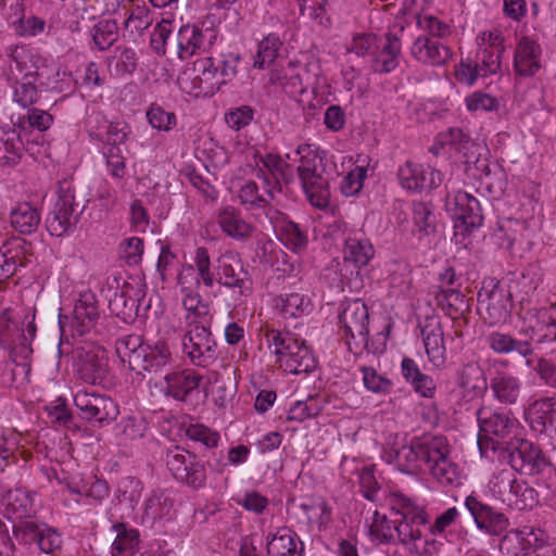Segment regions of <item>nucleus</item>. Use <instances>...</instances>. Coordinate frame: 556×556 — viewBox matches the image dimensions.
<instances>
[{"label":"nucleus","mask_w":556,"mask_h":556,"mask_svg":"<svg viewBox=\"0 0 556 556\" xmlns=\"http://www.w3.org/2000/svg\"><path fill=\"white\" fill-rule=\"evenodd\" d=\"M26 263L25 242H15L0 250V283L13 277Z\"/></svg>","instance_id":"30"},{"label":"nucleus","mask_w":556,"mask_h":556,"mask_svg":"<svg viewBox=\"0 0 556 556\" xmlns=\"http://www.w3.org/2000/svg\"><path fill=\"white\" fill-rule=\"evenodd\" d=\"M74 367L79 378L90 384H104L109 375V358L101 346L81 345L73 353Z\"/></svg>","instance_id":"9"},{"label":"nucleus","mask_w":556,"mask_h":556,"mask_svg":"<svg viewBox=\"0 0 556 556\" xmlns=\"http://www.w3.org/2000/svg\"><path fill=\"white\" fill-rule=\"evenodd\" d=\"M100 317L98 300L93 292L86 291L79 294L73 309V326L77 333L83 336L94 327Z\"/></svg>","instance_id":"23"},{"label":"nucleus","mask_w":556,"mask_h":556,"mask_svg":"<svg viewBox=\"0 0 556 556\" xmlns=\"http://www.w3.org/2000/svg\"><path fill=\"white\" fill-rule=\"evenodd\" d=\"M502 459L510 466V469H503L500 472V492L503 496V501H507L509 505H517L521 490V483L517 477V473L520 471L519 465H521L520 447L515 446L513 450H505L502 453Z\"/></svg>","instance_id":"16"},{"label":"nucleus","mask_w":556,"mask_h":556,"mask_svg":"<svg viewBox=\"0 0 556 556\" xmlns=\"http://www.w3.org/2000/svg\"><path fill=\"white\" fill-rule=\"evenodd\" d=\"M437 141L442 146H451L464 154L467 175L477 181V186L473 185V187L480 197L486 200H496L503 194L505 189L503 172L492 170L485 159L473 160V152L472 156L468 154L471 148L478 149L479 147L462 128L451 127L446 131L440 132Z\"/></svg>","instance_id":"2"},{"label":"nucleus","mask_w":556,"mask_h":556,"mask_svg":"<svg viewBox=\"0 0 556 556\" xmlns=\"http://www.w3.org/2000/svg\"><path fill=\"white\" fill-rule=\"evenodd\" d=\"M268 556H303L304 543L298 534L288 527H280L266 536Z\"/></svg>","instance_id":"22"},{"label":"nucleus","mask_w":556,"mask_h":556,"mask_svg":"<svg viewBox=\"0 0 556 556\" xmlns=\"http://www.w3.org/2000/svg\"><path fill=\"white\" fill-rule=\"evenodd\" d=\"M25 150L21 132L15 126L0 127V164L15 166L20 163Z\"/></svg>","instance_id":"29"},{"label":"nucleus","mask_w":556,"mask_h":556,"mask_svg":"<svg viewBox=\"0 0 556 556\" xmlns=\"http://www.w3.org/2000/svg\"><path fill=\"white\" fill-rule=\"evenodd\" d=\"M513 307L511 292L501 282L483 283L478 292L477 311L484 323L493 326L506 321Z\"/></svg>","instance_id":"8"},{"label":"nucleus","mask_w":556,"mask_h":556,"mask_svg":"<svg viewBox=\"0 0 556 556\" xmlns=\"http://www.w3.org/2000/svg\"><path fill=\"white\" fill-rule=\"evenodd\" d=\"M526 198L529 200L531 206V227L540 229L544 219L543 204L541 202V189L540 185L530 182L526 190Z\"/></svg>","instance_id":"62"},{"label":"nucleus","mask_w":556,"mask_h":556,"mask_svg":"<svg viewBox=\"0 0 556 556\" xmlns=\"http://www.w3.org/2000/svg\"><path fill=\"white\" fill-rule=\"evenodd\" d=\"M92 49L105 51L118 40V24L116 20L103 18L90 29Z\"/></svg>","instance_id":"42"},{"label":"nucleus","mask_w":556,"mask_h":556,"mask_svg":"<svg viewBox=\"0 0 556 556\" xmlns=\"http://www.w3.org/2000/svg\"><path fill=\"white\" fill-rule=\"evenodd\" d=\"M339 321L344 331L345 343L352 353L358 354L368 348L369 312L362 300L345 302Z\"/></svg>","instance_id":"6"},{"label":"nucleus","mask_w":556,"mask_h":556,"mask_svg":"<svg viewBox=\"0 0 556 556\" xmlns=\"http://www.w3.org/2000/svg\"><path fill=\"white\" fill-rule=\"evenodd\" d=\"M113 530L116 539L112 544V556H134V549L139 542L138 531L128 529L125 523H115Z\"/></svg>","instance_id":"45"},{"label":"nucleus","mask_w":556,"mask_h":556,"mask_svg":"<svg viewBox=\"0 0 556 556\" xmlns=\"http://www.w3.org/2000/svg\"><path fill=\"white\" fill-rule=\"evenodd\" d=\"M5 55L9 59L10 73L13 74V68L18 73H30L33 81L38 88L56 89L59 67L55 63L48 62L40 55L33 53L25 46L18 45L8 46Z\"/></svg>","instance_id":"5"},{"label":"nucleus","mask_w":556,"mask_h":556,"mask_svg":"<svg viewBox=\"0 0 556 556\" xmlns=\"http://www.w3.org/2000/svg\"><path fill=\"white\" fill-rule=\"evenodd\" d=\"M254 163L255 177L261 180L262 188L281 193L282 184L288 185L292 180L290 165L279 154L255 152Z\"/></svg>","instance_id":"14"},{"label":"nucleus","mask_w":556,"mask_h":556,"mask_svg":"<svg viewBox=\"0 0 556 556\" xmlns=\"http://www.w3.org/2000/svg\"><path fill=\"white\" fill-rule=\"evenodd\" d=\"M446 211L456 220L455 229L470 232L483 224L480 201L467 190H458L446 195Z\"/></svg>","instance_id":"10"},{"label":"nucleus","mask_w":556,"mask_h":556,"mask_svg":"<svg viewBox=\"0 0 556 556\" xmlns=\"http://www.w3.org/2000/svg\"><path fill=\"white\" fill-rule=\"evenodd\" d=\"M85 204L76 200L72 179H63L58 185V200L51 215L47 218V229L52 236L65 233L83 213Z\"/></svg>","instance_id":"7"},{"label":"nucleus","mask_w":556,"mask_h":556,"mask_svg":"<svg viewBox=\"0 0 556 556\" xmlns=\"http://www.w3.org/2000/svg\"><path fill=\"white\" fill-rule=\"evenodd\" d=\"M503 52L495 50L477 49L473 63L471 61L462 62L459 71V80L471 86L478 78H484L497 73L501 67V55Z\"/></svg>","instance_id":"17"},{"label":"nucleus","mask_w":556,"mask_h":556,"mask_svg":"<svg viewBox=\"0 0 556 556\" xmlns=\"http://www.w3.org/2000/svg\"><path fill=\"white\" fill-rule=\"evenodd\" d=\"M375 250L367 238L363 236H350L345 239L343 258L356 267L366 266L372 258Z\"/></svg>","instance_id":"36"},{"label":"nucleus","mask_w":556,"mask_h":556,"mask_svg":"<svg viewBox=\"0 0 556 556\" xmlns=\"http://www.w3.org/2000/svg\"><path fill=\"white\" fill-rule=\"evenodd\" d=\"M421 336L429 361L437 367L442 366L446 358L444 332L440 321L428 320L421 328Z\"/></svg>","instance_id":"25"},{"label":"nucleus","mask_w":556,"mask_h":556,"mask_svg":"<svg viewBox=\"0 0 556 556\" xmlns=\"http://www.w3.org/2000/svg\"><path fill=\"white\" fill-rule=\"evenodd\" d=\"M182 349L191 363L200 367H208L218 357L217 343L210 329L200 324L190 325L182 339Z\"/></svg>","instance_id":"11"},{"label":"nucleus","mask_w":556,"mask_h":556,"mask_svg":"<svg viewBox=\"0 0 556 556\" xmlns=\"http://www.w3.org/2000/svg\"><path fill=\"white\" fill-rule=\"evenodd\" d=\"M144 344L140 336L128 334L116 341L115 352L119 359L123 363H127L129 368L134 370L135 366L140 362L139 356Z\"/></svg>","instance_id":"44"},{"label":"nucleus","mask_w":556,"mask_h":556,"mask_svg":"<svg viewBox=\"0 0 556 556\" xmlns=\"http://www.w3.org/2000/svg\"><path fill=\"white\" fill-rule=\"evenodd\" d=\"M458 386L469 400L479 397L488 387L482 368L477 364L465 365L459 372Z\"/></svg>","instance_id":"33"},{"label":"nucleus","mask_w":556,"mask_h":556,"mask_svg":"<svg viewBox=\"0 0 556 556\" xmlns=\"http://www.w3.org/2000/svg\"><path fill=\"white\" fill-rule=\"evenodd\" d=\"M417 26L420 30L426 33L422 36H429L438 40L451 34L450 26L433 15H418Z\"/></svg>","instance_id":"60"},{"label":"nucleus","mask_w":556,"mask_h":556,"mask_svg":"<svg viewBox=\"0 0 556 556\" xmlns=\"http://www.w3.org/2000/svg\"><path fill=\"white\" fill-rule=\"evenodd\" d=\"M280 367L293 375H308L317 368V359L305 342L299 340L298 348L281 357Z\"/></svg>","instance_id":"27"},{"label":"nucleus","mask_w":556,"mask_h":556,"mask_svg":"<svg viewBox=\"0 0 556 556\" xmlns=\"http://www.w3.org/2000/svg\"><path fill=\"white\" fill-rule=\"evenodd\" d=\"M261 334L264 337L268 349H273V353L280 364L281 357H286L288 352L298 348L299 339L290 331H280L268 325L261 328Z\"/></svg>","instance_id":"34"},{"label":"nucleus","mask_w":556,"mask_h":556,"mask_svg":"<svg viewBox=\"0 0 556 556\" xmlns=\"http://www.w3.org/2000/svg\"><path fill=\"white\" fill-rule=\"evenodd\" d=\"M281 45L279 37L274 34H269L261 40L254 56L253 67L263 70L269 66L278 56Z\"/></svg>","instance_id":"50"},{"label":"nucleus","mask_w":556,"mask_h":556,"mask_svg":"<svg viewBox=\"0 0 556 556\" xmlns=\"http://www.w3.org/2000/svg\"><path fill=\"white\" fill-rule=\"evenodd\" d=\"M11 122L20 131H45L52 125L53 116L47 111L27 108L25 112L12 115Z\"/></svg>","instance_id":"39"},{"label":"nucleus","mask_w":556,"mask_h":556,"mask_svg":"<svg viewBox=\"0 0 556 556\" xmlns=\"http://www.w3.org/2000/svg\"><path fill=\"white\" fill-rule=\"evenodd\" d=\"M410 54L425 65L446 64L453 55L452 49L438 39L418 36L410 47Z\"/></svg>","instance_id":"21"},{"label":"nucleus","mask_w":556,"mask_h":556,"mask_svg":"<svg viewBox=\"0 0 556 556\" xmlns=\"http://www.w3.org/2000/svg\"><path fill=\"white\" fill-rule=\"evenodd\" d=\"M517 419H478L479 435L478 446L482 455L485 453L489 442L493 441V437L505 438L509 434Z\"/></svg>","instance_id":"37"},{"label":"nucleus","mask_w":556,"mask_h":556,"mask_svg":"<svg viewBox=\"0 0 556 556\" xmlns=\"http://www.w3.org/2000/svg\"><path fill=\"white\" fill-rule=\"evenodd\" d=\"M465 506L471 514L477 527L489 534L497 535L507 527V518L473 495L466 497Z\"/></svg>","instance_id":"19"},{"label":"nucleus","mask_w":556,"mask_h":556,"mask_svg":"<svg viewBox=\"0 0 556 556\" xmlns=\"http://www.w3.org/2000/svg\"><path fill=\"white\" fill-rule=\"evenodd\" d=\"M195 456L179 446L167 451L166 465L176 480L187 478V469L194 462Z\"/></svg>","instance_id":"51"},{"label":"nucleus","mask_w":556,"mask_h":556,"mask_svg":"<svg viewBox=\"0 0 556 556\" xmlns=\"http://www.w3.org/2000/svg\"><path fill=\"white\" fill-rule=\"evenodd\" d=\"M395 522L388 519L383 514L375 510L369 523L370 535L379 543H391L394 541Z\"/></svg>","instance_id":"55"},{"label":"nucleus","mask_w":556,"mask_h":556,"mask_svg":"<svg viewBox=\"0 0 556 556\" xmlns=\"http://www.w3.org/2000/svg\"><path fill=\"white\" fill-rule=\"evenodd\" d=\"M174 508V498L165 491H154L147 500L143 517L154 521L169 516Z\"/></svg>","instance_id":"46"},{"label":"nucleus","mask_w":556,"mask_h":556,"mask_svg":"<svg viewBox=\"0 0 556 556\" xmlns=\"http://www.w3.org/2000/svg\"><path fill=\"white\" fill-rule=\"evenodd\" d=\"M379 48L378 37L372 33L357 34L353 37L348 50L359 56L374 54Z\"/></svg>","instance_id":"63"},{"label":"nucleus","mask_w":556,"mask_h":556,"mask_svg":"<svg viewBox=\"0 0 556 556\" xmlns=\"http://www.w3.org/2000/svg\"><path fill=\"white\" fill-rule=\"evenodd\" d=\"M140 291L131 283L125 282L113 296L109 299V307L116 315L127 314L138 306Z\"/></svg>","instance_id":"43"},{"label":"nucleus","mask_w":556,"mask_h":556,"mask_svg":"<svg viewBox=\"0 0 556 556\" xmlns=\"http://www.w3.org/2000/svg\"><path fill=\"white\" fill-rule=\"evenodd\" d=\"M11 226L22 235L35 232L40 225L39 210L28 202H21L10 213Z\"/></svg>","instance_id":"32"},{"label":"nucleus","mask_w":556,"mask_h":556,"mask_svg":"<svg viewBox=\"0 0 556 556\" xmlns=\"http://www.w3.org/2000/svg\"><path fill=\"white\" fill-rule=\"evenodd\" d=\"M523 319L527 323V330H523V332L530 336L531 339L544 329L556 328V303L540 308H531Z\"/></svg>","instance_id":"40"},{"label":"nucleus","mask_w":556,"mask_h":556,"mask_svg":"<svg viewBox=\"0 0 556 556\" xmlns=\"http://www.w3.org/2000/svg\"><path fill=\"white\" fill-rule=\"evenodd\" d=\"M391 508L401 517L394 521L397 543L409 554L419 555L424 542L420 527L429 522L425 507L405 494L394 492L391 496Z\"/></svg>","instance_id":"4"},{"label":"nucleus","mask_w":556,"mask_h":556,"mask_svg":"<svg viewBox=\"0 0 556 556\" xmlns=\"http://www.w3.org/2000/svg\"><path fill=\"white\" fill-rule=\"evenodd\" d=\"M74 403L80 412L91 417H116L118 415L117 405L105 395L77 393Z\"/></svg>","instance_id":"28"},{"label":"nucleus","mask_w":556,"mask_h":556,"mask_svg":"<svg viewBox=\"0 0 556 556\" xmlns=\"http://www.w3.org/2000/svg\"><path fill=\"white\" fill-rule=\"evenodd\" d=\"M493 390L500 401L515 403L519 396V383L516 378L497 376L492 383Z\"/></svg>","instance_id":"57"},{"label":"nucleus","mask_w":556,"mask_h":556,"mask_svg":"<svg viewBox=\"0 0 556 556\" xmlns=\"http://www.w3.org/2000/svg\"><path fill=\"white\" fill-rule=\"evenodd\" d=\"M523 77L532 76L541 68L542 49L540 45L527 37H523Z\"/></svg>","instance_id":"58"},{"label":"nucleus","mask_w":556,"mask_h":556,"mask_svg":"<svg viewBox=\"0 0 556 556\" xmlns=\"http://www.w3.org/2000/svg\"><path fill=\"white\" fill-rule=\"evenodd\" d=\"M280 240L292 251L301 252L308 243L307 232L299 224L287 220L279 229Z\"/></svg>","instance_id":"49"},{"label":"nucleus","mask_w":556,"mask_h":556,"mask_svg":"<svg viewBox=\"0 0 556 556\" xmlns=\"http://www.w3.org/2000/svg\"><path fill=\"white\" fill-rule=\"evenodd\" d=\"M8 508L14 514H17L18 518H23L29 515L33 510L34 500L24 490L16 489L15 491H9L7 495Z\"/></svg>","instance_id":"61"},{"label":"nucleus","mask_w":556,"mask_h":556,"mask_svg":"<svg viewBox=\"0 0 556 556\" xmlns=\"http://www.w3.org/2000/svg\"><path fill=\"white\" fill-rule=\"evenodd\" d=\"M448 454L450 446L444 437H422L394 450L393 457L403 472L416 473L426 468L441 484L455 485L459 480L458 468Z\"/></svg>","instance_id":"1"},{"label":"nucleus","mask_w":556,"mask_h":556,"mask_svg":"<svg viewBox=\"0 0 556 556\" xmlns=\"http://www.w3.org/2000/svg\"><path fill=\"white\" fill-rule=\"evenodd\" d=\"M139 361L134 371L138 374L156 372L172 362V352L164 341H157L153 344L146 343Z\"/></svg>","instance_id":"26"},{"label":"nucleus","mask_w":556,"mask_h":556,"mask_svg":"<svg viewBox=\"0 0 556 556\" xmlns=\"http://www.w3.org/2000/svg\"><path fill=\"white\" fill-rule=\"evenodd\" d=\"M15 538L28 545H36L41 552L50 554L61 546V538L58 532L46 523L34 520H21L14 526Z\"/></svg>","instance_id":"15"},{"label":"nucleus","mask_w":556,"mask_h":556,"mask_svg":"<svg viewBox=\"0 0 556 556\" xmlns=\"http://www.w3.org/2000/svg\"><path fill=\"white\" fill-rule=\"evenodd\" d=\"M300 508L306 515L307 522L316 523L319 529L325 528L331 520V508L324 500L302 503Z\"/></svg>","instance_id":"54"},{"label":"nucleus","mask_w":556,"mask_h":556,"mask_svg":"<svg viewBox=\"0 0 556 556\" xmlns=\"http://www.w3.org/2000/svg\"><path fill=\"white\" fill-rule=\"evenodd\" d=\"M435 303L451 318H458L469 307L458 288H441L435 294Z\"/></svg>","instance_id":"41"},{"label":"nucleus","mask_w":556,"mask_h":556,"mask_svg":"<svg viewBox=\"0 0 556 556\" xmlns=\"http://www.w3.org/2000/svg\"><path fill=\"white\" fill-rule=\"evenodd\" d=\"M216 36L211 29H202L197 25H184L177 34L178 55L186 60L197 53L206 51Z\"/></svg>","instance_id":"18"},{"label":"nucleus","mask_w":556,"mask_h":556,"mask_svg":"<svg viewBox=\"0 0 556 556\" xmlns=\"http://www.w3.org/2000/svg\"><path fill=\"white\" fill-rule=\"evenodd\" d=\"M298 177L309 203L319 210L328 207L330 201L329 175L326 170V152L309 143L296 148Z\"/></svg>","instance_id":"3"},{"label":"nucleus","mask_w":556,"mask_h":556,"mask_svg":"<svg viewBox=\"0 0 556 556\" xmlns=\"http://www.w3.org/2000/svg\"><path fill=\"white\" fill-rule=\"evenodd\" d=\"M402 43L397 35L386 34V42L374 59V70L377 73H390L399 66Z\"/></svg>","instance_id":"31"},{"label":"nucleus","mask_w":556,"mask_h":556,"mask_svg":"<svg viewBox=\"0 0 556 556\" xmlns=\"http://www.w3.org/2000/svg\"><path fill=\"white\" fill-rule=\"evenodd\" d=\"M413 222L418 232L430 236L437 231V217L433 205L427 202H415L413 204Z\"/></svg>","instance_id":"48"},{"label":"nucleus","mask_w":556,"mask_h":556,"mask_svg":"<svg viewBox=\"0 0 556 556\" xmlns=\"http://www.w3.org/2000/svg\"><path fill=\"white\" fill-rule=\"evenodd\" d=\"M194 271L197 277L206 288H213L215 283V275L212 270V263L206 248L199 247L194 254Z\"/></svg>","instance_id":"56"},{"label":"nucleus","mask_w":556,"mask_h":556,"mask_svg":"<svg viewBox=\"0 0 556 556\" xmlns=\"http://www.w3.org/2000/svg\"><path fill=\"white\" fill-rule=\"evenodd\" d=\"M21 79L17 76L12 75V78L16 79V84L14 86L13 99L20 104L22 108L27 109L30 105L35 104L38 100V86L33 81V76L30 73L23 72L21 73Z\"/></svg>","instance_id":"47"},{"label":"nucleus","mask_w":556,"mask_h":556,"mask_svg":"<svg viewBox=\"0 0 556 556\" xmlns=\"http://www.w3.org/2000/svg\"><path fill=\"white\" fill-rule=\"evenodd\" d=\"M147 118L149 124L160 131H169L177 124L176 115L172 112H166L159 104H151L147 111Z\"/></svg>","instance_id":"59"},{"label":"nucleus","mask_w":556,"mask_h":556,"mask_svg":"<svg viewBox=\"0 0 556 556\" xmlns=\"http://www.w3.org/2000/svg\"><path fill=\"white\" fill-rule=\"evenodd\" d=\"M240 62V54L235 52L220 53L213 56L214 67L218 72L222 85L228 84L237 76Z\"/></svg>","instance_id":"53"},{"label":"nucleus","mask_w":556,"mask_h":556,"mask_svg":"<svg viewBox=\"0 0 556 556\" xmlns=\"http://www.w3.org/2000/svg\"><path fill=\"white\" fill-rule=\"evenodd\" d=\"M276 194L278 193L271 190V188H263V192H261L258 185L254 180H247L240 187L238 198L242 205L254 210L269 206L275 200Z\"/></svg>","instance_id":"38"},{"label":"nucleus","mask_w":556,"mask_h":556,"mask_svg":"<svg viewBox=\"0 0 556 556\" xmlns=\"http://www.w3.org/2000/svg\"><path fill=\"white\" fill-rule=\"evenodd\" d=\"M126 126H121L118 123H105L103 131L99 130L96 136L99 140L106 143V147L117 146L124 143L127 139L128 132Z\"/></svg>","instance_id":"64"},{"label":"nucleus","mask_w":556,"mask_h":556,"mask_svg":"<svg viewBox=\"0 0 556 556\" xmlns=\"http://www.w3.org/2000/svg\"><path fill=\"white\" fill-rule=\"evenodd\" d=\"M217 223L228 237L237 241L250 239L254 231V226L242 217L239 210L230 205L219 210Z\"/></svg>","instance_id":"24"},{"label":"nucleus","mask_w":556,"mask_h":556,"mask_svg":"<svg viewBox=\"0 0 556 556\" xmlns=\"http://www.w3.org/2000/svg\"><path fill=\"white\" fill-rule=\"evenodd\" d=\"M307 75V72L302 67H295L292 64H289L287 68L283 70L282 76L273 75L271 80H278L280 85L291 94H300L306 90L304 86L303 76Z\"/></svg>","instance_id":"52"},{"label":"nucleus","mask_w":556,"mask_h":556,"mask_svg":"<svg viewBox=\"0 0 556 556\" xmlns=\"http://www.w3.org/2000/svg\"><path fill=\"white\" fill-rule=\"evenodd\" d=\"M201 379L200 375L190 369L173 371L164 377V393L185 403L190 401V405L193 406L192 399L194 394L199 396Z\"/></svg>","instance_id":"20"},{"label":"nucleus","mask_w":556,"mask_h":556,"mask_svg":"<svg viewBox=\"0 0 556 556\" xmlns=\"http://www.w3.org/2000/svg\"><path fill=\"white\" fill-rule=\"evenodd\" d=\"M215 281L226 288L237 289L241 296L253 292V280L241 258L233 253L222 254L217 258Z\"/></svg>","instance_id":"13"},{"label":"nucleus","mask_w":556,"mask_h":556,"mask_svg":"<svg viewBox=\"0 0 556 556\" xmlns=\"http://www.w3.org/2000/svg\"><path fill=\"white\" fill-rule=\"evenodd\" d=\"M274 307L283 318H299L309 313L312 303L307 296L293 292L276 296Z\"/></svg>","instance_id":"35"},{"label":"nucleus","mask_w":556,"mask_h":556,"mask_svg":"<svg viewBox=\"0 0 556 556\" xmlns=\"http://www.w3.org/2000/svg\"><path fill=\"white\" fill-rule=\"evenodd\" d=\"M181 81L184 89L194 97L213 96L222 86L213 56L194 61L192 66L184 72Z\"/></svg>","instance_id":"12"}]
</instances>
